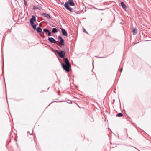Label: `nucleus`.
Wrapping results in <instances>:
<instances>
[{"instance_id": "1", "label": "nucleus", "mask_w": 151, "mask_h": 151, "mask_svg": "<svg viewBox=\"0 0 151 151\" xmlns=\"http://www.w3.org/2000/svg\"><path fill=\"white\" fill-rule=\"evenodd\" d=\"M55 53L56 54V53L58 54L59 56L64 60L65 63H61L63 69L67 72H69L71 68V65L68 59L65 57V52L63 50L58 51L56 50L55 51Z\"/></svg>"}, {"instance_id": "2", "label": "nucleus", "mask_w": 151, "mask_h": 151, "mask_svg": "<svg viewBox=\"0 0 151 151\" xmlns=\"http://www.w3.org/2000/svg\"><path fill=\"white\" fill-rule=\"evenodd\" d=\"M69 5L71 6H75V3L73 0H68V2H65L64 5V7L67 10L71 12H73V9L69 6Z\"/></svg>"}, {"instance_id": "3", "label": "nucleus", "mask_w": 151, "mask_h": 151, "mask_svg": "<svg viewBox=\"0 0 151 151\" xmlns=\"http://www.w3.org/2000/svg\"><path fill=\"white\" fill-rule=\"evenodd\" d=\"M58 39L59 40L58 42L60 45L62 46L65 45L64 40L60 36H58Z\"/></svg>"}, {"instance_id": "4", "label": "nucleus", "mask_w": 151, "mask_h": 151, "mask_svg": "<svg viewBox=\"0 0 151 151\" xmlns=\"http://www.w3.org/2000/svg\"><path fill=\"white\" fill-rule=\"evenodd\" d=\"M60 29L62 35L65 36L67 37L68 36V33L66 31L62 28H61Z\"/></svg>"}, {"instance_id": "5", "label": "nucleus", "mask_w": 151, "mask_h": 151, "mask_svg": "<svg viewBox=\"0 0 151 151\" xmlns=\"http://www.w3.org/2000/svg\"><path fill=\"white\" fill-rule=\"evenodd\" d=\"M36 21V18L34 15H32L31 18L30 19V23H34Z\"/></svg>"}, {"instance_id": "6", "label": "nucleus", "mask_w": 151, "mask_h": 151, "mask_svg": "<svg viewBox=\"0 0 151 151\" xmlns=\"http://www.w3.org/2000/svg\"><path fill=\"white\" fill-rule=\"evenodd\" d=\"M48 40L49 42H50L51 43H53L54 44L56 43L57 41L53 37H49L48 38Z\"/></svg>"}, {"instance_id": "7", "label": "nucleus", "mask_w": 151, "mask_h": 151, "mask_svg": "<svg viewBox=\"0 0 151 151\" xmlns=\"http://www.w3.org/2000/svg\"><path fill=\"white\" fill-rule=\"evenodd\" d=\"M43 31L46 34H47L48 36H50L51 35V33L48 29L45 28L43 29Z\"/></svg>"}, {"instance_id": "8", "label": "nucleus", "mask_w": 151, "mask_h": 151, "mask_svg": "<svg viewBox=\"0 0 151 151\" xmlns=\"http://www.w3.org/2000/svg\"><path fill=\"white\" fill-rule=\"evenodd\" d=\"M42 15L45 17H47L48 19H50L51 17L50 15L46 13H43L42 14Z\"/></svg>"}, {"instance_id": "9", "label": "nucleus", "mask_w": 151, "mask_h": 151, "mask_svg": "<svg viewBox=\"0 0 151 151\" xmlns=\"http://www.w3.org/2000/svg\"><path fill=\"white\" fill-rule=\"evenodd\" d=\"M36 29L38 33H42V29L40 27H37Z\"/></svg>"}, {"instance_id": "10", "label": "nucleus", "mask_w": 151, "mask_h": 151, "mask_svg": "<svg viewBox=\"0 0 151 151\" xmlns=\"http://www.w3.org/2000/svg\"><path fill=\"white\" fill-rule=\"evenodd\" d=\"M42 9V7L41 6H39V5H37V6H33V8L32 9L33 10H36V9H39L40 10Z\"/></svg>"}, {"instance_id": "11", "label": "nucleus", "mask_w": 151, "mask_h": 151, "mask_svg": "<svg viewBox=\"0 0 151 151\" xmlns=\"http://www.w3.org/2000/svg\"><path fill=\"white\" fill-rule=\"evenodd\" d=\"M121 5L122 8L124 9H125L126 8V6L123 2H121Z\"/></svg>"}, {"instance_id": "12", "label": "nucleus", "mask_w": 151, "mask_h": 151, "mask_svg": "<svg viewBox=\"0 0 151 151\" xmlns=\"http://www.w3.org/2000/svg\"><path fill=\"white\" fill-rule=\"evenodd\" d=\"M132 32L133 35H135L137 34V29L136 28H134L132 29Z\"/></svg>"}, {"instance_id": "13", "label": "nucleus", "mask_w": 151, "mask_h": 151, "mask_svg": "<svg viewBox=\"0 0 151 151\" xmlns=\"http://www.w3.org/2000/svg\"><path fill=\"white\" fill-rule=\"evenodd\" d=\"M52 32L53 33H55L58 32V29L56 28H52Z\"/></svg>"}, {"instance_id": "14", "label": "nucleus", "mask_w": 151, "mask_h": 151, "mask_svg": "<svg viewBox=\"0 0 151 151\" xmlns=\"http://www.w3.org/2000/svg\"><path fill=\"white\" fill-rule=\"evenodd\" d=\"M31 26L34 29H36V25L35 23H30Z\"/></svg>"}, {"instance_id": "15", "label": "nucleus", "mask_w": 151, "mask_h": 151, "mask_svg": "<svg viewBox=\"0 0 151 151\" xmlns=\"http://www.w3.org/2000/svg\"><path fill=\"white\" fill-rule=\"evenodd\" d=\"M123 116V115L122 113H117L116 115V116L118 117H122Z\"/></svg>"}, {"instance_id": "16", "label": "nucleus", "mask_w": 151, "mask_h": 151, "mask_svg": "<svg viewBox=\"0 0 151 151\" xmlns=\"http://www.w3.org/2000/svg\"><path fill=\"white\" fill-rule=\"evenodd\" d=\"M24 0V4L25 5V6L27 7L28 4L27 3L26 0Z\"/></svg>"}, {"instance_id": "17", "label": "nucleus", "mask_w": 151, "mask_h": 151, "mask_svg": "<svg viewBox=\"0 0 151 151\" xmlns=\"http://www.w3.org/2000/svg\"><path fill=\"white\" fill-rule=\"evenodd\" d=\"M74 12H75V13H77V14H80L82 12L83 13L84 12H83V10H82L81 12H75V10H74L73 11Z\"/></svg>"}, {"instance_id": "18", "label": "nucleus", "mask_w": 151, "mask_h": 151, "mask_svg": "<svg viewBox=\"0 0 151 151\" xmlns=\"http://www.w3.org/2000/svg\"><path fill=\"white\" fill-rule=\"evenodd\" d=\"M41 36L42 38H44L45 37L44 35V33L43 32H42V33H41Z\"/></svg>"}, {"instance_id": "19", "label": "nucleus", "mask_w": 151, "mask_h": 151, "mask_svg": "<svg viewBox=\"0 0 151 151\" xmlns=\"http://www.w3.org/2000/svg\"><path fill=\"white\" fill-rule=\"evenodd\" d=\"M83 32H85V33H86L87 34H88V33L85 30V29L83 28Z\"/></svg>"}, {"instance_id": "20", "label": "nucleus", "mask_w": 151, "mask_h": 151, "mask_svg": "<svg viewBox=\"0 0 151 151\" xmlns=\"http://www.w3.org/2000/svg\"><path fill=\"white\" fill-rule=\"evenodd\" d=\"M107 55H105V56H102V57H99V58H106V57H107Z\"/></svg>"}, {"instance_id": "21", "label": "nucleus", "mask_w": 151, "mask_h": 151, "mask_svg": "<svg viewBox=\"0 0 151 151\" xmlns=\"http://www.w3.org/2000/svg\"><path fill=\"white\" fill-rule=\"evenodd\" d=\"M33 130L32 131V132L31 133H30V132L29 131H28L27 132V133H29L30 135H31L33 133Z\"/></svg>"}, {"instance_id": "22", "label": "nucleus", "mask_w": 151, "mask_h": 151, "mask_svg": "<svg viewBox=\"0 0 151 151\" xmlns=\"http://www.w3.org/2000/svg\"><path fill=\"white\" fill-rule=\"evenodd\" d=\"M122 70H123V68H121V69H120V72H122Z\"/></svg>"}, {"instance_id": "23", "label": "nucleus", "mask_w": 151, "mask_h": 151, "mask_svg": "<svg viewBox=\"0 0 151 151\" xmlns=\"http://www.w3.org/2000/svg\"><path fill=\"white\" fill-rule=\"evenodd\" d=\"M51 50H52L53 51H55V50L53 48H52V47L51 48Z\"/></svg>"}, {"instance_id": "24", "label": "nucleus", "mask_w": 151, "mask_h": 151, "mask_svg": "<svg viewBox=\"0 0 151 151\" xmlns=\"http://www.w3.org/2000/svg\"><path fill=\"white\" fill-rule=\"evenodd\" d=\"M58 60H59V61H60V63H62L61 62V59H60V58H58Z\"/></svg>"}, {"instance_id": "25", "label": "nucleus", "mask_w": 151, "mask_h": 151, "mask_svg": "<svg viewBox=\"0 0 151 151\" xmlns=\"http://www.w3.org/2000/svg\"><path fill=\"white\" fill-rule=\"evenodd\" d=\"M57 48L58 49V50H60V48H59L57 46Z\"/></svg>"}, {"instance_id": "26", "label": "nucleus", "mask_w": 151, "mask_h": 151, "mask_svg": "<svg viewBox=\"0 0 151 151\" xmlns=\"http://www.w3.org/2000/svg\"><path fill=\"white\" fill-rule=\"evenodd\" d=\"M41 25H41V23H40V24H39V26H41Z\"/></svg>"}, {"instance_id": "27", "label": "nucleus", "mask_w": 151, "mask_h": 151, "mask_svg": "<svg viewBox=\"0 0 151 151\" xmlns=\"http://www.w3.org/2000/svg\"><path fill=\"white\" fill-rule=\"evenodd\" d=\"M57 45H58L59 46H60L61 47V46H60V45H59V44H57Z\"/></svg>"}, {"instance_id": "28", "label": "nucleus", "mask_w": 151, "mask_h": 151, "mask_svg": "<svg viewBox=\"0 0 151 151\" xmlns=\"http://www.w3.org/2000/svg\"><path fill=\"white\" fill-rule=\"evenodd\" d=\"M95 57H96V58H99V57L98 56H95Z\"/></svg>"}, {"instance_id": "29", "label": "nucleus", "mask_w": 151, "mask_h": 151, "mask_svg": "<svg viewBox=\"0 0 151 151\" xmlns=\"http://www.w3.org/2000/svg\"><path fill=\"white\" fill-rule=\"evenodd\" d=\"M51 103L50 104H49V105L47 106H48L49 105H50V104L51 103Z\"/></svg>"}, {"instance_id": "30", "label": "nucleus", "mask_w": 151, "mask_h": 151, "mask_svg": "<svg viewBox=\"0 0 151 151\" xmlns=\"http://www.w3.org/2000/svg\"><path fill=\"white\" fill-rule=\"evenodd\" d=\"M85 11H86V9L85 10V11L84 12H85Z\"/></svg>"}, {"instance_id": "31", "label": "nucleus", "mask_w": 151, "mask_h": 151, "mask_svg": "<svg viewBox=\"0 0 151 151\" xmlns=\"http://www.w3.org/2000/svg\"><path fill=\"white\" fill-rule=\"evenodd\" d=\"M52 27H54V26H52Z\"/></svg>"}, {"instance_id": "32", "label": "nucleus", "mask_w": 151, "mask_h": 151, "mask_svg": "<svg viewBox=\"0 0 151 151\" xmlns=\"http://www.w3.org/2000/svg\"><path fill=\"white\" fill-rule=\"evenodd\" d=\"M92 64H93V63H92Z\"/></svg>"}]
</instances>
